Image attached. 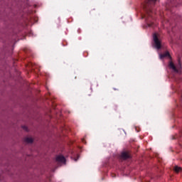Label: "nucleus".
I'll return each instance as SVG.
<instances>
[{
  "label": "nucleus",
  "mask_w": 182,
  "mask_h": 182,
  "mask_svg": "<svg viewBox=\"0 0 182 182\" xmlns=\"http://www.w3.org/2000/svg\"><path fill=\"white\" fill-rule=\"evenodd\" d=\"M168 66L173 72H175V73H180L181 71V63L180 60H178V64H174L173 62L170 61Z\"/></svg>",
  "instance_id": "nucleus-1"
},
{
  "label": "nucleus",
  "mask_w": 182,
  "mask_h": 182,
  "mask_svg": "<svg viewBox=\"0 0 182 182\" xmlns=\"http://www.w3.org/2000/svg\"><path fill=\"white\" fill-rule=\"evenodd\" d=\"M153 39L155 48L161 49V40H160V34L156 33H154Z\"/></svg>",
  "instance_id": "nucleus-2"
},
{
  "label": "nucleus",
  "mask_w": 182,
  "mask_h": 182,
  "mask_svg": "<svg viewBox=\"0 0 182 182\" xmlns=\"http://www.w3.org/2000/svg\"><path fill=\"white\" fill-rule=\"evenodd\" d=\"M56 161L58 163H63V164H66V159H65V156L62 155H59L56 157Z\"/></svg>",
  "instance_id": "nucleus-3"
},
{
  "label": "nucleus",
  "mask_w": 182,
  "mask_h": 182,
  "mask_svg": "<svg viewBox=\"0 0 182 182\" xmlns=\"http://www.w3.org/2000/svg\"><path fill=\"white\" fill-rule=\"evenodd\" d=\"M122 158L124 160H127V159H130V154H129V153H127V152H122Z\"/></svg>",
  "instance_id": "nucleus-4"
},
{
  "label": "nucleus",
  "mask_w": 182,
  "mask_h": 182,
  "mask_svg": "<svg viewBox=\"0 0 182 182\" xmlns=\"http://www.w3.org/2000/svg\"><path fill=\"white\" fill-rule=\"evenodd\" d=\"M157 0H145L146 5H154Z\"/></svg>",
  "instance_id": "nucleus-5"
},
{
  "label": "nucleus",
  "mask_w": 182,
  "mask_h": 182,
  "mask_svg": "<svg viewBox=\"0 0 182 182\" xmlns=\"http://www.w3.org/2000/svg\"><path fill=\"white\" fill-rule=\"evenodd\" d=\"M170 56V53L168 52H166L164 54H159V58L160 59H164V58Z\"/></svg>",
  "instance_id": "nucleus-6"
},
{
  "label": "nucleus",
  "mask_w": 182,
  "mask_h": 182,
  "mask_svg": "<svg viewBox=\"0 0 182 182\" xmlns=\"http://www.w3.org/2000/svg\"><path fill=\"white\" fill-rule=\"evenodd\" d=\"M24 141L28 144L33 143V139L32 137H26Z\"/></svg>",
  "instance_id": "nucleus-7"
},
{
  "label": "nucleus",
  "mask_w": 182,
  "mask_h": 182,
  "mask_svg": "<svg viewBox=\"0 0 182 182\" xmlns=\"http://www.w3.org/2000/svg\"><path fill=\"white\" fill-rule=\"evenodd\" d=\"M173 170H174V171H175L176 173H180V171H181L182 168H181V167H179V166H176L174 167Z\"/></svg>",
  "instance_id": "nucleus-8"
},
{
  "label": "nucleus",
  "mask_w": 182,
  "mask_h": 182,
  "mask_svg": "<svg viewBox=\"0 0 182 182\" xmlns=\"http://www.w3.org/2000/svg\"><path fill=\"white\" fill-rule=\"evenodd\" d=\"M22 129H23V130H25L26 132H28V127L26 126H23Z\"/></svg>",
  "instance_id": "nucleus-9"
},
{
  "label": "nucleus",
  "mask_w": 182,
  "mask_h": 182,
  "mask_svg": "<svg viewBox=\"0 0 182 182\" xmlns=\"http://www.w3.org/2000/svg\"><path fill=\"white\" fill-rule=\"evenodd\" d=\"M145 9H146V10L150 9V6H149L146 5V6H145Z\"/></svg>",
  "instance_id": "nucleus-10"
},
{
  "label": "nucleus",
  "mask_w": 182,
  "mask_h": 182,
  "mask_svg": "<svg viewBox=\"0 0 182 182\" xmlns=\"http://www.w3.org/2000/svg\"><path fill=\"white\" fill-rule=\"evenodd\" d=\"M75 161H77V159H74Z\"/></svg>",
  "instance_id": "nucleus-11"
}]
</instances>
